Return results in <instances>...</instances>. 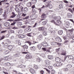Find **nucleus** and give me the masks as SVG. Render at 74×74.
<instances>
[{"instance_id": "nucleus-7", "label": "nucleus", "mask_w": 74, "mask_h": 74, "mask_svg": "<svg viewBox=\"0 0 74 74\" xmlns=\"http://www.w3.org/2000/svg\"><path fill=\"white\" fill-rule=\"evenodd\" d=\"M55 60L56 62H58V63H61V61H62V60H60V58L59 57H56L55 58Z\"/></svg>"}, {"instance_id": "nucleus-54", "label": "nucleus", "mask_w": 74, "mask_h": 74, "mask_svg": "<svg viewBox=\"0 0 74 74\" xmlns=\"http://www.w3.org/2000/svg\"><path fill=\"white\" fill-rule=\"evenodd\" d=\"M13 74H17V72L16 71L13 70Z\"/></svg>"}, {"instance_id": "nucleus-60", "label": "nucleus", "mask_w": 74, "mask_h": 74, "mask_svg": "<svg viewBox=\"0 0 74 74\" xmlns=\"http://www.w3.org/2000/svg\"><path fill=\"white\" fill-rule=\"evenodd\" d=\"M29 18V16H26L25 18H24L23 19H28Z\"/></svg>"}, {"instance_id": "nucleus-9", "label": "nucleus", "mask_w": 74, "mask_h": 74, "mask_svg": "<svg viewBox=\"0 0 74 74\" xmlns=\"http://www.w3.org/2000/svg\"><path fill=\"white\" fill-rule=\"evenodd\" d=\"M61 55H62L63 56L66 55V52L63 50V49H61Z\"/></svg>"}, {"instance_id": "nucleus-62", "label": "nucleus", "mask_w": 74, "mask_h": 74, "mask_svg": "<svg viewBox=\"0 0 74 74\" xmlns=\"http://www.w3.org/2000/svg\"><path fill=\"white\" fill-rule=\"evenodd\" d=\"M9 52V51L7 50L5 51V54H8V53Z\"/></svg>"}, {"instance_id": "nucleus-30", "label": "nucleus", "mask_w": 74, "mask_h": 74, "mask_svg": "<svg viewBox=\"0 0 74 74\" xmlns=\"http://www.w3.org/2000/svg\"><path fill=\"white\" fill-rule=\"evenodd\" d=\"M66 35H67V37H69V38H71V35L70 34L69 32H66Z\"/></svg>"}, {"instance_id": "nucleus-40", "label": "nucleus", "mask_w": 74, "mask_h": 74, "mask_svg": "<svg viewBox=\"0 0 74 74\" xmlns=\"http://www.w3.org/2000/svg\"><path fill=\"white\" fill-rule=\"evenodd\" d=\"M32 2L33 4H34L35 3H37L36 0H32Z\"/></svg>"}, {"instance_id": "nucleus-38", "label": "nucleus", "mask_w": 74, "mask_h": 74, "mask_svg": "<svg viewBox=\"0 0 74 74\" xmlns=\"http://www.w3.org/2000/svg\"><path fill=\"white\" fill-rule=\"evenodd\" d=\"M40 60L41 59L39 57H38L36 59V62H40Z\"/></svg>"}, {"instance_id": "nucleus-59", "label": "nucleus", "mask_w": 74, "mask_h": 74, "mask_svg": "<svg viewBox=\"0 0 74 74\" xmlns=\"http://www.w3.org/2000/svg\"><path fill=\"white\" fill-rule=\"evenodd\" d=\"M42 50H43V51H47V49H46V48H42Z\"/></svg>"}, {"instance_id": "nucleus-8", "label": "nucleus", "mask_w": 74, "mask_h": 74, "mask_svg": "<svg viewBox=\"0 0 74 74\" xmlns=\"http://www.w3.org/2000/svg\"><path fill=\"white\" fill-rule=\"evenodd\" d=\"M54 19L55 21H59L61 19V17L60 16H56L54 17Z\"/></svg>"}, {"instance_id": "nucleus-35", "label": "nucleus", "mask_w": 74, "mask_h": 74, "mask_svg": "<svg viewBox=\"0 0 74 74\" xmlns=\"http://www.w3.org/2000/svg\"><path fill=\"white\" fill-rule=\"evenodd\" d=\"M32 12L33 14H34L36 13V10H35V9H32Z\"/></svg>"}, {"instance_id": "nucleus-51", "label": "nucleus", "mask_w": 74, "mask_h": 74, "mask_svg": "<svg viewBox=\"0 0 74 74\" xmlns=\"http://www.w3.org/2000/svg\"><path fill=\"white\" fill-rule=\"evenodd\" d=\"M17 23L19 25H20V26H21V25H22V23L21 22H19L18 23Z\"/></svg>"}, {"instance_id": "nucleus-22", "label": "nucleus", "mask_w": 74, "mask_h": 74, "mask_svg": "<svg viewBox=\"0 0 74 74\" xmlns=\"http://www.w3.org/2000/svg\"><path fill=\"white\" fill-rule=\"evenodd\" d=\"M48 58L49 59H53V56L49 55L48 56Z\"/></svg>"}, {"instance_id": "nucleus-26", "label": "nucleus", "mask_w": 74, "mask_h": 74, "mask_svg": "<svg viewBox=\"0 0 74 74\" xmlns=\"http://www.w3.org/2000/svg\"><path fill=\"white\" fill-rule=\"evenodd\" d=\"M7 0H4L3 1H0V5H1L2 4L1 3L2 2L3 3H6L7 1Z\"/></svg>"}, {"instance_id": "nucleus-25", "label": "nucleus", "mask_w": 74, "mask_h": 74, "mask_svg": "<svg viewBox=\"0 0 74 74\" xmlns=\"http://www.w3.org/2000/svg\"><path fill=\"white\" fill-rule=\"evenodd\" d=\"M38 55H40V56H42L43 58H45V55L44 53H42L40 55L39 53H37Z\"/></svg>"}, {"instance_id": "nucleus-50", "label": "nucleus", "mask_w": 74, "mask_h": 74, "mask_svg": "<svg viewBox=\"0 0 74 74\" xmlns=\"http://www.w3.org/2000/svg\"><path fill=\"white\" fill-rule=\"evenodd\" d=\"M3 12V9L1 8L0 9V15L1 14V13Z\"/></svg>"}, {"instance_id": "nucleus-6", "label": "nucleus", "mask_w": 74, "mask_h": 74, "mask_svg": "<svg viewBox=\"0 0 74 74\" xmlns=\"http://www.w3.org/2000/svg\"><path fill=\"white\" fill-rule=\"evenodd\" d=\"M50 65V61L48 60H46L45 62V67H48V66Z\"/></svg>"}, {"instance_id": "nucleus-15", "label": "nucleus", "mask_w": 74, "mask_h": 74, "mask_svg": "<svg viewBox=\"0 0 74 74\" xmlns=\"http://www.w3.org/2000/svg\"><path fill=\"white\" fill-rule=\"evenodd\" d=\"M73 66L71 64H68L66 66V68L68 69H70Z\"/></svg>"}, {"instance_id": "nucleus-29", "label": "nucleus", "mask_w": 74, "mask_h": 74, "mask_svg": "<svg viewBox=\"0 0 74 74\" xmlns=\"http://www.w3.org/2000/svg\"><path fill=\"white\" fill-rule=\"evenodd\" d=\"M15 10L17 12H19L20 11L19 9V8L17 7L15 8Z\"/></svg>"}, {"instance_id": "nucleus-58", "label": "nucleus", "mask_w": 74, "mask_h": 74, "mask_svg": "<svg viewBox=\"0 0 74 74\" xmlns=\"http://www.w3.org/2000/svg\"><path fill=\"white\" fill-rule=\"evenodd\" d=\"M69 11L70 12H71V13H73V10H71V9H68Z\"/></svg>"}, {"instance_id": "nucleus-18", "label": "nucleus", "mask_w": 74, "mask_h": 74, "mask_svg": "<svg viewBox=\"0 0 74 74\" xmlns=\"http://www.w3.org/2000/svg\"><path fill=\"white\" fill-rule=\"evenodd\" d=\"M26 5L28 7H30L32 6V3L31 2H29L27 3L26 4Z\"/></svg>"}, {"instance_id": "nucleus-23", "label": "nucleus", "mask_w": 74, "mask_h": 74, "mask_svg": "<svg viewBox=\"0 0 74 74\" xmlns=\"http://www.w3.org/2000/svg\"><path fill=\"white\" fill-rule=\"evenodd\" d=\"M43 37V36L42 35H40L37 38L39 39V40H41V39Z\"/></svg>"}, {"instance_id": "nucleus-19", "label": "nucleus", "mask_w": 74, "mask_h": 74, "mask_svg": "<svg viewBox=\"0 0 74 74\" xmlns=\"http://www.w3.org/2000/svg\"><path fill=\"white\" fill-rule=\"evenodd\" d=\"M4 26L6 27H8V26H10V23L7 22L5 23Z\"/></svg>"}, {"instance_id": "nucleus-57", "label": "nucleus", "mask_w": 74, "mask_h": 74, "mask_svg": "<svg viewBox=\"0 0 74 74\" xmlns=\"http://www.w3.org/2000/svg\"><path fill=\"white\" fill-rule=\"evenodd\" d=\"M25 37V36L22 34H21V38H23Z\"/></svg>"}, {"instance_id": "nucleus-46", "label": "nucleus", "mask_w": 74, "mask_h": 74, "mask_svg": "<svg viewBox=\"0 0 74 74\" xmlns=\"http://www.w3.org/2000/svg\"><path fill=\"white\" fill-rule=\"evenodd\" d=\"M32 34V33H28L27 34V36H28L29 37H32V35H31Z\"/></svg>"}, {"instance_id": "nucleus-47", "label": "nucleus", "mask_w": 74, "mask_h": 74, "mask_svg": "<svg viewBox=\"0 0 74 74\" xmlns=\"http://www.w3.org/2000/svg\"><path fill=\"white\" fill-rule=\"evenodd\" d=\"M44 69H45V70H46V71L48 72L49 74H50V71H49V70L47 69L46 68H44Z\"/></svg>"}, {"instance_id": "nucleus-53", "label": "nucleus", "mask_w": 74, "mask_h": 74, "mask_svg": "<svg viewBox=\"0 0 74 74\" xmlns=\"http://www.w3.org/2000/svg\"><path fill=\"white\" fill-rule=\"evenodd\" d=\"M38 66L37 65H34V69H38Z\"/></svg>"}, {"instance_id": "nucleus-45", "label": "nucleus", "mask_w": 74, "mask_h": 74, "mask_svg": "<svg viewBox=\"0 0 74 74\" xmlns=\"http://www.w3.org/2000/svg\"><path fill=\"white\" fill-rule=\"evenodd\" d=\"M15 24H16V22L13 21L12 23H11L10 25L11 26H14L15 25Z\"/></svg>"}, {"instance_id": "nucleus-24", "label": "nucleus", "mask_w": 74, "mask_h": 74, "mask_svg": "<svg viewBox=\"0 0 74 74\" xmlns=\"http://www.w3.org/2000/svg\"><path fill=\"white\" fill-rule=\"evenodd\" d=\"M67 16L68 18H71L72 17V15L71 13H68L67 14Z\"/></svg>"}, {"instance_id": "nucleus-56", "label": "nucleus", "mask_w": 74, "mask_h": 74, "mask_svg": "<svg viewBox=\"0 0 74 74\" xmlns=\"http://www.w3.org/2000/svg\"><path fill=\"white\" fill-rule=\"evenodd\" d=\"M12 29L14 30H16V29H18V28L14 27L12 28Z\"/></svg>"}, {"instance_id": "nucleus-43", "label": "nucleus", "mask_w": 74, "mask_h": 74, "mask_svg": "<svg viewBox=\"0 0 74 74\" xmlns=\"http://www.w3.org/2000/svg\"><path fill=\"white\" fill-rule=\"evenodd\" d=\"M23 47H24V48H25L26 49H28V45H25L23 46Z\"/></svg>"}, {"instance_id": "nucleus-64", "label": "nucleus", "mask_w": 74, "mask_h": 74, "mask_svg": "<svg viewBox=\"0 0 74 74\" xmlns=\"http://www.w3.org/2000/svg\"><path fill=\"white\" fill-rule=\"evenodd\" d=\"M44 71H43V70H42L40 71V73L41 74H44Z\"/></svg>"}, {"instance_id": "nucleus-48", "label": "nucleus", "mask_w": 74, "mask_h": 74, "mask_svg": "<svg viewBox=\"0 0 74 74\" xmlns=\"http://www.w3.org/2000/svg\"><path fill=\"white\" fill-rule=\"evenodd\" d=\"M51 74H54L55 73V71L53 70H51Z\"/></svg>"}, {"instance_id": "nucleus-36", "label": "nucleus", "mask_w": 74, "mask_h": 74, "mask_svg": "<svg viewBox=\"0 0 74 74\" xmlns=\"http://www.w3.org/2000/svg\"><path fill=\"white\" fill-rule=\"evenodd\" d=\"M24 11L25 13L27 12V8H25L24 9Z\"/></svg>"}, {"instance_id": "nucleus-16", "label": "nucleus", "mask_w": 74, "mask_h": 74, "mask_svg": "<svg viewBox=\"0 0 74 74\" xmlns=\"http://www.w3.org/2000/svg\"><path fill=\"white\" fill-rule=\"evenodd\" d=\"M26 58L27 59H31L32 58V56L27 54L26 55Z\"/></svg>"}, {"instance_id": "nucleus-61", "label": "nucleus", "mask_w": 74, "mask_h": 74, "mask_svg": "<svg viewBox=\"0 0 74 74\" xmlns=\"http://www.w3.org/2000/svg\"><path fill=\"white\" fill-rule=\"evenodd\" d=\"M7 32V30L3 31L1 32V33H5Z\"/></svg>"}, {"instance_id": "nucleus-12", "label": "nucleus", "mask_w": 74, "mask_h": 74, "mask_svg": "<svg viewBox=\"0 0 74 74\" xmlns=\"http://www.w3.org/2000/svg\"><path fill=\"white\" fill-rule=\"evenodd\" d=\"M42 34L44 36H47V31H46V29L45 28L42 31Z\"/></svg>"}, {"instance_id": "nucleus-10", "label": "nucleus", "mask_w": 74, "mask_h": 74, "mask_svg": "<svg viewBox=\"0 0 74 74\" xmlns=\"http://www.w3.org/2000/svg\"><path fill=\"white\" fill-rule=\"evenodd\" d=\"M46 14H43L41 16V18H42L41 19V21H43L44 20H45V18L46 17H47V16H46Z\"/></svg>"}, {"instance_id": "nucleus-28", "label": "nucleus", "mask_w": 74, "mask_h": 74, "mask_svg": "<svg viewBox=\"0 0 74 74\" xmlns=\"http://www.w3.org/2000/svg\"><path fill=\"white\" fill-rule=\"evenodd\" d=\"M58 34L60 35H62L63 34V31L62 30H60L58 32Z\"/></svg>"}, {"instance_id": "nucleus-32", "label": "nucleus", "mask_w": 74, "mask_h": 74, "mask_svg": "<svg viewBox=\"0 0 74 74\" xmlns=\"http://www.w3.org/2000/svg\"><path fill=\"white\" fill-rule=\"evenodd\" d=\"M12 46L11 45H10L8 47V48L9 49V50H11L12 49Z\"/></svg>"}, {"instance_id": "nucleus-63", "label": "nucleus", "mask_w": 74, "mask_h": 74, "mask_svg": "<svg viewBox=\"0 0 74 74\" xmlns=\"http://www.w3.org/2000/svg\"><path fill=\"white\" fill-rule=\"evenodd\" d=\"M27 30L28 32H30V31H31V29H30V28H27Z\"/></svg>"}, {"instance_id": "nucleus-4", "label": "nucleus", "mask_w": 74, "mask_h": 74, "mask_svg": "<svg viewBox=\"0 0 74 74\" xmlns=\"http://www.w3.org/2000/svg\"><path fill=\"white\" fill-rule=\"evenodd\" d=\"M41 44L42 46H43L44 47H48V43L45 42L41 43Z\"/></svg>"}, {"instance_id": "nucleus-1", "label": "nucleus", "mask_w": 74, "mask_h": 74, "mask_svg": "<svg viewBox=\"0 0 74 74\" xmlns=\"http://www.w3.org/2000/svg\"><path fill=\"white\" fill-rule=\"evenodd\" d=\"M52 22H53L54 24L57 26H59L60 24H61V21L60 20L55 21V20H53L52 21Z\"/></svg>"}, {"instance_id": "nucleus-20", "label": "nucleus", "mask_w": 74, "mask_h": 74, "mask_svg": "<svg viewBox=\"0 0 74 74\" xmlns=\"http://www.w3.org/2000/svg\"><path fill=\"white\" fill-rule=\"evenodd\" d=\"M26 42L27 43H28V44H29V46H30V45H32V44H35V43H36V42H35V41L33 42L34 43H33V44L32 43H31V42H30L29 41H27Z\"/></svg>"}, {"instance_id": "nucleus-31", "label": "nucleus", "mask_w": 74, "mask_h": 74, "mask_svg": "<svg viewBox=\"0 0 74 74\" xmlns=\"http://www.w3.org/2000/svg\"><path fill=\"white\" fill-rule=\"evenodd\" d=\"M68 58L69 59H73L74 58V57H73V56L72 55L68 56Z\"/></svg>"}, {"instance_id": "nucleus-42", "label": "nucleus", "mask_w": 74, "mask_h": 74, "mask_svg": "<svg viewBox=\"0 0 74 74\" xmlns=\"http://www.w3.org/2000/svg\"><path fill=\"white\" fill-rule=\"evenodd\" d=\"M9 58V57L8 56H7L6 57H5L4 58V59L5 60H7Z\"/></svg>"}, {"instance_id": "nucleus-5", "label": "nucleus", "mask_w": 74, "mask_h": 74, "mask_svg": "<svg viewBox=\"0 0 74 74\" xmlns=\"http://www.w3.org/2000/svg\"><path fill=\"white\" fill-rule=\"evenodd\" d=\"M56 41L58 42H62V39L59 37H57L56 38Z\"/></svg>"}, {"instance_id": "nucleus-14", "label": "nucleus", "mask_w": 74, "mask_h": 74, "mask_svg": "<svg viewBox=\"0 0 74 74\" xmlns=\"http://www.w3.org/2000/svg\"><path fill=\"white\" fill-rule=\"evenodd\" d=\"M31 51H36V47L34 46H32L30 47Z\"/></svg>"}, {"instance_id": "nucleus-34", "label": "nucleus", "mask_w": 74, "mask_h": 74, "mask_svg": "<svg viewBox=\"0 0 74 74\" xmlns=\"http://www.w3.org/2000/svg\"><path fill=\"white\" fill-rule=\"evenodd\" d=\"M30 18H31V19H35V18L34 17V15H31L30 16Z\"/></svg>"}, {"instance_id": "nucleus-49", "label": "nucleus", "mask_w": 74, "mask_h": 74, "mask_svg": "<svg viewBox=\"0 0 74 74\" xmlns=\"http://www.w3.org/2000/svg\"><path fill=\"white\" fill-rule=\"evenodd\" d=\"M6 64L7 66H10V63L9 62H7L6 63Z\"/></svg>"}, {"instance_id": "nucleus-3", "label": "nucleus", "mask_w": 74, "mask_h": 74, "mask_svg": "<svg viewBox=\"0 0 74 74\" xmlns=\"http://www.w3.org/2000/svg\"><path fill=\"white\" fill-rule=\"evenodd\" d=\"M51 2V1H48L47 3H48L47 5H46L47 7H49L50 9H51L52 8V4L49 3Z\"/></svg>"}, {"instance_id": "nucleus-33", "label": "nucleus", "mask_w": 74, "mask_h": 74, "mask_svg": "<svg viewBox=\"0 0 74 74\" xmlns=\"http://www.w3.org/2000/svg\"><path fill=\"white\" fill-rule=\"evenodd\" d=\"M8 32L9 33H14V31L13 30H9Z\"/></svg>"}, {"instance_id": "nucleus-2", "label": "nucleus", "mask_w": 74, "mask_h": 74, "mask_svg": "<svg viewBox=\"0 0 74 74\" xmlns=\"http://www.w3.org/2000/svg\"><path fill=\"white\" fill-rule=\"evenodd\" d=\"M63 65V64L62 62H58L54 64L53 65L54 67H58L59 66H62Z\"/></svg>"}, {"instance_id": "nucleus-52", "label": "nucleus", "mask_w": 74, "mask_h": 74, "mask_svg": "<svg viewBox=\"0 0 74 74\" xmlns=\"http://www.w3.org/2000/svg\"><path fill=\"white\" fill-rule=\"evenodd\" d=\"M48 68L49 69H53V67L51 66H49L48 67Z\"/></svg>"}, {"instance_id": "nucleus-55", "label": "nucleus", "mask_w": 74, "mask_h": 74, "mask_svg": "<svg viewBox=\"0 0 74 74\" xmlns=\"http://www.w3.org/2000/svg\"><path fill=\"white\" fill-rule=\"evenodd\" d=\"M12 15L14 16H16V14H15V13L14 12H12Z\"/></svg>"}, {"instance_id": "nucleus-11", "label": "nucleus", "mask_w": 74, "mask_h": 74, "mask_svg": "<svg viewBox=\"0 0 74 74\" xmlns=\"http://www.w3.org/2000/svg\"><path fill=\"white\" fill-rule=\"evenodd\" d=\"M51 45L53 46V45H61V44L57 42H52L51 43Z\"/></svg>"}, {"instance_id": "nucleus-13", "label": "nucleus", "mask_w": 74, "mask_h": 74, "mask_svg": "<svg viewBox=\"0 0 74 74\" xmlns=\"http://www.w3.org/2000/svg\"><path fill=\"white\" fill-rule=\"evenodd\" d=\"M66 26L67 28H69V27H70V23L69 21H68L66 22Z\"/></svg>"}, {"instance_id": "nucleus-44", "label": "nucleus", "mask_w": 74, "mask_h": 74, "mask_svg": "<svg viewBox=\"0 0 74 74\" xmlns=\"http://www.w3.org/2000/svg\"><path fill=\"white\" fill-rule=\"evenodd\" d=\"M64 70L65 72H66V71H69V69L67 68H64Z\"/></svg>"}, {"instance_id": "nucleus-17", "label": "nucleus", "mask_w": 74, "mask_h": 74, "mask_svg": "<svg viewBox=\"0 0 74 74\" xmlns=\"http://www.w3.org/2000/svg\"><path fill=\"white\" fill-rule=\"evenodd\" d=\"M30 72L32 73V74H34L35 73V71L34 70V69L31 68L30 69Z\"/></svg>"}, {"instance_id": "nucleus-41", "label": "nucleus", "mask_w": 74, "mask_h": 74, "mask_svg": "<svg viewBox=\"0 0 74 74\" xmlns=\"http://www.w3.org/2000/svg\"><path fill=\"white\" fill-rule=\"evenodd\" d=\"M63 7V5L62 4H60L59 5V8H62Z\"/></svg>"}, {"instance_id": "nucleus-27", "label": "nucleus", "mask_w": 74, "mask_h": 74, "mask_svg": "<svg viewBox=\"0 0 74 74\" xmlns=\"http://www.w3.org/2000/svg\"><path fill=\"white\" fill-rule=\"evenodd\" d=\"M45 29V28L44 27H40L38 28V29L39 31H40V30L42 31L43 30H44Z\"/></svg>"}, {"instance_id": "nucleus-21", "label": "nucleus", "mask_w": 74, "mask_h": 74, "mask_svg": "<svg viewBox=\"0 0 74 74\" xmlns=\"http://www.w3.org/2000/svg\"><path fill=\"white\" fill-rule=\"evenodd\" d=\"M37 47L39 50H40L41 49V45L40 44L38 45L37 46Z\"/></svg>"}, {"instance_id": "nucleus-39", "label": "nucleus", "mask_w": 74, "mask_h": 74, "mask_svg": "<svg viewBox=\"0 0 74 74\" xmlns=\"http://www.w3.org/2000/svg\"><path fill=\"white\" fill-rule=\"evenodd\" d=\"M42 24L43 25H45L47 24V21H44L42 22Z\"/></svg>"}, {"instance_id": "nucleus-37", "label": "nucleus", "mask_w": 74, "mask_h": 74, "mask_svg": "<svg viewBox=\"0 0 74 74\" xmlns=\"http://www.w3.org/2000/svg\"><path fill=\"white\" fill-rule=\"evenodd\" d=\"M21 3H19L18 4V6H19V8H21V10H23V7L22 6H21Z\"/></svg>"}]
</instances>
